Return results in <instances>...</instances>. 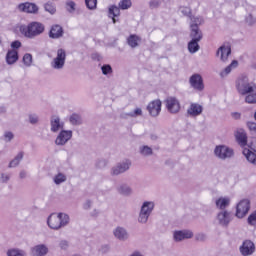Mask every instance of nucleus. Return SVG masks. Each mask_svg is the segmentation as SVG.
Returning a JSON list of instances; mask_svg holds the SVG:
<instances>
[{
    "label": "nucleus",
    "instance_id": "nucleus-1",
    "mask_svg": "<svg viewBox=\"0 0 256 256\" xmlns=\"http://www.w3.org/2000/svg\"><path fill=\"white\" fill-rule=\"evenodd\" d=\"M20 32L28 39H35V37H39L45 32V25L40 22H31L28 25L21 26Z\"/></svg>",
    "mask_w": 256,
    "mask_h": 256
},
{
    "label": "nucleus",
    "instance_id": "nucleus-2",
    "mask_svg": "<svg viewBox=\"0 0 256 256\" xmlns=\"http://www.w3.org/2000/svg\"><path fill=\"white\" fill-rule=\"evenodd\" d=\"M190 30L191 41L188 43V51L190 53H197L199 51V41L203 39V32L200 31L199 25L192 24Z\"/></svg>",
    "mask_w": 256,
    "mask_h": 256
},
{
    "label": "nucleus",
    "instance_id": "nucleus-3",
    "mask_svg": "<svg viewBox=\"0 0 256 256\" xmlns=\"http://www.w3.org/2000/svg\"><path fill=\"white\" fill-rule=\"evenodd\" d=\"M69 223V215L59 213V214H51L48 218L47 224L50 229H61V227H65Z\"/></svg>",
    "mask_w": 256,
    "mask_h": 256
},
{
    "label": "nucleus",
    "instance_id": "nucleus-4",
    "mask_svg": "<svg viewBox=\"0 0 256 256\" xmlns=\"http://www.w3.org/2000/svg\"><path fill=\"white\" fill-rule=\"evenodd\" d=\"M119 7L112 5L109 7V17L110 19H112L113 23H117V20L115 19V17H119V15H121V10L125 11L126 9L131 8V6L133 5V3L131 2V0H121L119 2Z\"/></svg>",
    "mask_w": 256,
    "mask_h": 256
},
{
    "label": "nucleus",
    "instance_id": "nucleus-5",
    "mask_svg": "<svg viewBox=\"0 0 256 256\" xmlns=\"http://www.w3.org/2000/svg\"><path fill=\"white\" fill-rule=\"evenodd\" d=\"M251 209V202L248 199L241 200L236 206V217L243 219Z\"/></svg>",
    "mask_w": 256,
    "mask_h": 256
},
{
    "label": "nucleus",
    "instance_id": "nucleus-6",
    "mask_svg": "<svg viewBox=\"0 0 256 256\" xmlns=\"http://www.w3.org/2000/svg\"><path fill=\"white\" fill-rule=\"evenodd\" d=\"M155 204L153 202H144L141 208V212L138 218L140 223H147L149 219V215H151V211H153Z\"/></svg>",
    "mask_w": 256,
    "mask_h": 256
},
{
    "label": "nucleus",
    "instance_id": "nucleus-7",
    "mask_svg": "<svg viewBox=\"0 0 256 256\" xmlns=\"http://www.w3.org/2000/svg\"><path fill=\"white\" fill-rule=\"evenodd\" d=\"M166 109L169 113L176 114L181 111V103L175 97H168L165 100Z\"/></svg>",
    "mask_w": 256,
    "mask_h": 256
},
{
    "label": "nucleus",
    "instance_id": "nucleus-8",
    "mask_svg": "<svg viewBox=\"0 0 256 256\" xmlns=\"http://www.w3.org/2000/svg\"><path fill=\"white\" fill-rule=\"evenodd\" d=\"M18 10L22 13H29L31 15H37L39 13V6L35 3L25 2L18 5Z\"/></svg>",
    "mask_w": 256,
    "mask_h": 256
},
{
    "label": "nucleus",
    "instance_id": "nucleus-9",
    "mask_svg": "<svg viewBox=\"0 0 256 256\" xmlns=\"http://www.w3.org/2000/svg\"><path fill=\"white\" fill-rule=\"evenodd\" d=\"M67 57V54L65 53V50L63 49H58L57 51V57L54 58L52 67L54 69H63L65 66V59Z\"/></svg>",
    "mask_w": 256,
    "mask_h": 256
},
{
    "label": "nucleus",
    "instance_id": "nucleus-10",
    "mask_svg": "<svg viewBox=\"0 0 256 256\" xmlns=\"http://www.w3.org/2000/svg\"><path fill=\"white\" fill-rule=\"evenodd\" d=\"M161 106V100H154L148 104L147 111L152 117H157L161 113Z\"/></svg>",
    "mask_w": 256,
    "mask_h": 256
},
{
    "label": "nucleus",
    "instance_id": "nucleus-11",
    "mask_svg": "<svg viewBox=\"0 0 256 256\" xmlns=\"http://www.w3.org/2000/svg\"><path fill=\"white\" fill-rule=\"evenodd\" d=\"M215 155L220 159H229V157H233V150L227 146H218L215 149Z\"/></svg>",
    "mask_w": 256,
    "mask_h": 256
},
{
    "label": "nucleus",
    "instance_id": "nucleus-12",
    "mask_svg": "<svg viewBox=\"0 0 256 256\" xmlns=\"http://www.w3.org/2000/svg\"><path fill=\"white\" fill-rule=\"evenodd\" d=\"M240 253L244 256L253 255L255 253V244L251 240H246L240 247Z\"/></svg>",
    "mask_w": 256,
    "mask_h": 256
},
{
    "label": "nucleus",
    "instance_id": "nucleus-13",
    "mask_svg": "<svg viewBox=\"0 0 256 256\" xmlns=\"http://www.w3.org/2000/svg\"><path fill=\"white\" fill-rule=\"evenodd\" d=\"M190 84L197 91H203L205 86L203 85V78L199 74H194L190 77Z\"/></svg>",
    "mask_w": 256,
    "mask_h": 256
},
{
    "label": "nucleus",
    "instance_id": "nucleus-14",
    "mask_svg": "<svg viewBox=\"0 0 256 256\" xmlns=\"http://www.w3.org/2000/svg\"><path fill=\"white\" fill-rule=\"evenodd\" d=\"M237 143L240 147H246L247 145V132L243 128H239L234 133Z\"/></svg>",
    "mask_w": 256,
    "mask_h": 256
},
{
    "label": "nucleus",
    "instance_id": "nucleus-15",
    "mask_svg": "<svg viewBox=\"0 0 256 256\" xmlns=\"http://www.w3.org/2000/svg\"><path fill=\"white\" fill-rule=\"evenodd\" d=\"M73 137L72 131L62 130L56 138V145H65Z\"/></svg>",
    "mask_w": 256,
    "mask_h": 256
},
{
    "label": "nucleus",
    "instance_id": "nucleus-16",
    "mask_svg": "<svg viewBox=\"0 0 256 256\" xmlns=\"http://www.w3.org/2000/svg\"><path fill=\"white\" fill-rule=\"evenodd\" d=\"M63 33V27L59 24H54L49 31V37L50 39H60Z\"/></svg>",
    "mask_w": 256,
    "mask_h": 256
},
{
    "label": "nucleus",
    "instance_id": "nucleus-17",
    "mask_svg": "<svg viewBox=\"0 0 256 256\" xmlns=\"http://www.w3.org/2000/svg\"><path fill=\"white\" fill-rule=\"evenodd\" d=\"M19 61V51L17 50H8L6 54V63L7 65H15Z\"/></svg>",
    "mask_w": 256,
    "mask_h": 256
},
{
    "label": "nucleus",
    "instance_id": "nucleus-18",
    "mask_svg": "<svg viewBox=\"0 0 256 256\" xmlns=\"http://www.w3.org/2000/svg\"><path fill=\"white\" fill-rule=\"evenodd\" d=\"M187 113L190 117H197L203 113V106H201V104L192 103L188 108Z\"/></svg>",
    "mask_w": 256,
    "mask_h": 256
},
{
    "label": "nucleus",
    "instance_id": "nucleus-19",
    "mask_svg": "<svg viewBox=\"0 0 256 256\" xmlns=\"http://www.w3.org/2000/svg\"><path fill=\"white\" fill-rule=\"evenodd\" d=\"M191 237H193V232L189 230L174 232L175 241H183V239H191Z\"/></svg>",
    "mask_w": 256,
    "mask_h": 256
},
{
    "label": "nucleus",
    "instance_id": "nucleus-20",
    "mask_svg": "<svg viewBox=\"0 0 256 256\" xmlns=\"http://www.w3.org/2000/svg\"><path fill=\"white\" fill-rule=\"evenodd\" d=\"M131 166V162L127 160L125 163L118 165L116 168H113L112 175H120V173H125L127 169Z\"/></svg>",
    "mask_w": 256,
    "mask_h": 256
},
{
    "label": "nucleus",
    "instance_id": "nucleus-21",
    "mask_svg": "<svg viewBox=\"0 0 256 256\" xmlns=\"http://www.w3.org/2000/svg\"><path fill=\"white\" fill-rule=\"evenodd\" d=\"M217 55H220L222 61H227L229 55H231V46H222L217 51Z\"/></svg>",
    "mask_w": 256,
    "mask_h": 256
},
{
    "label": "nucleus",
    "instance_id": "nucleus-22",
    "mask_svg": "<svg viewBox=\"0 0 256 256\" xmlns=\"http://www.w3.org/2000/svg\"><path fill=\"white\" fill-rule=\"evenodd\" d=\"M49 251V249L47 248V246L45 245H37L34 248H32V254L34 256H43V255H47V252Z\"/></svg>",
    "mask_w": 256,
    "mask_h": 256
},
{
    "label": "nucleus",
    "instance_id": "nucleus-23",
    "mask_svg": "<svg viewBox=\"0 0 256 256\" xmlns=\"http://www.w3.org/2000/svg\"><path fill=\"white\" fill-rule=\"evenodd\" d=\"M127 43L130 47H132V49H135V47H139V43H141V37H139L135 34H131L127 38Z\"/></svg>",
    "mask_w": 256,
    "mask_h": 256
},
{
    "label": "nucleus",
    "instance_id": "nucleus-24",
    "mask_svg": "<svg viewBox=\"0 0 256 256\" xmlns=\"http://www.w3.org/2000/svg\"><path fill=\"white\" fill-rule=\"evenodd\" d=\"M237 89L240 95H249V93H253V91H255L256 85L246 84L244 85L243 89H241L239 86L237 87Z\"/></svg>",
    "mask_w": 256,
    "mask_h": 256
},
{
    "label": "nucleus",
    "instance_id": "nucleus-25",
    "mask_svg": "<svg viewBox=\"0 0 256 256\" xmlns=\"http://www.w3.org/2000/svg\"><path fill=\"white\" fill-rule=\"evenodd\" d=\"M243 155L246 157L247 161L250 163H256V154L250 149L245 148L243 150Z\"/></svg>",
    "mask_w": 256,
    "mask_h": 256
},
{
    "label": "nucleus",
    "instance_id": "nucleus-26",
    "mask_svg": "<svg viewBox=\"0 0 256 256\" xmlns=\"http://www.w3.org/2000/svg\"><path fill=\"white\" fill-rule=\"evenodd\" d=\"M61 127L63 126L61 125V120L59 119V117H55L51 120V131L57 133V131H59Z\"/></svg>",
    "mask_w": 256,
    "mask_h": 256
},
{
    "label": "nucleus",
    "instance_id": "nucleus-27",
    "mask_svg": "<svg viewBox=\"0 0 256 256\" xmlns=\"http://www.w3.org/2000/svg\"><path fill=\"white\" fill-rule=\"evenodd\" d=\"M218 219L221 225H228L229 224V212L224 211L218 214Z\"/></svg>",
    "mask_w": 256,
    "mask_h": 256
},
{
    "label": "nucleus",
    "instance_id": "nucleus-28",
    "mask_svg": "<svg viewBox=\"0 0 256 256\" xmlns=\"http://www.w3.org/2000/svg\"><path fill=\"white\" fill-rule=\"evenodd\" d=\"M229 205V198H219L216 200V207L218 209H225Z\"/></svg>",
    "mask_w": 256,
    "mask_h": 256
},
{
    "label": "nucleus",
    "instance_id": "nucleus-29",
    "mask_svg": "<svg viewBox=\"0 0 256 256\" xmlns=\"http://www.w3.org/2000/svg\"><path fill=\"white\" fill-rule=\"evenodd\" d=\"M238 65L239 62L237 60L232 61L231 64L227 66L223 72H221V75H229V73H231V70L237 68Z\"/></svg>",
    "mask_w": 256,
    "mask_h": 256
},
{
    "label": "nucleus",
    "instance_id": "nucleus-30",
    "mask_svg": "<svg viewBox=\"0 0 256 256\" xmlns=\"http://www.w3.org/2000/svg\"><path fill=\"white\" fill-rule=\"evenodd\" d=\"M114 235H115V237H117V239H127V232L123 228L118 227L114 231Z\"/></svg>",
    "mask_w": 256,
    "mask_h": 256
},
{
    "label": "nucleus",
    "instance_id": "nucleus-31",
    "mask_svg": "<svg viewBox=\"0 0 256 256\" xmlns=\"http://www.w3.org/2000/svg\"><path fill=\"white\" fill-rule=\"evenodd\" d=\"M45 11L50 13V15H55L57 12V8H55V4L48 2L44 5Z\"/></svg>",
    "mask_w": 256,
    "mask_h": 256
},
{
    "label": "nucleus",
    "instance_id": "nucleus-32",
    "mask_svg": "<svg viewBox=\"0 0 256 256\" xmlns=\"http://www.w3.org/2000/svg\"><path fill=\"white\" fill-rule=\"evenodd\" d=\"M70 123L72 125H81V116L79 114H72L70 116Z\"/></svg>",
    "mask_w": 256,
    "mask_h": 256
},
{
    "label": "nucleus",
    "instance_id": "nucleus-33",
    "mask_svg": "<svg viewBox=\"0 0 256 256\" xmlns=\"http://www.w3.org/2000/svg\"><path fill=\"white\" fill-rule=\"evenodd\" d=\"M21 159H23V152L18 153L14 160L10 162L9 167H17V164L19 161H21Z\"/></svg>",
    "mask_w": 256,
    "mask_h": 256
},
{
    "label": "nucleus",
    "instance_id": "nucleus-34",
    "mask_svg": "<svg viewBox=\"0 0 256 256\" xmlns=\"http://www.w3.org/2000/svg\"><path fill=\"white\" fill-rule=\"evenodd\" d=\"M64 181H67V177H65V175L61 173L56 175L54 178V182L56 183V185H61V183H64Z\"/></svg>",
    "mask_w": 256,
    "mask_h": 256
},
{
    "label": "nucleus",
    "instance_id": "nucleus-35",
    "mask_svg": "<svg viewBox=\"0 0 256 256\" xmlns=\"http://www.w3.org/2000/svg\"><path fill=\"white\" fill-rule=\"evenodd\" d=\"M23 63L29 67L33 63V56L31 54H25L23 56Z\"/></svg>",
    "mask_w": 256,
    "mask_h": 256
},
{
    "label": "nucleus",
    "instance_id": "nucleus-36",
    "mask_svg": "<svg viewBox=\"0 0 256 256\" xmlns=\"http://www.w3.org/2000/svg\"><path fill=\"white\" fill-rule=\"evenodd\" d=\"M103 75H109L113 73V68L109 64H105L101 67Z\"/></svg>",
    "mask_w": 256,
    "mask_h": 256
},
{
    "label": "nucleus",
    "instance_id": "nucleus-37",
    "mask_svg": "<svg viewBox=\"0 0 256 256\" xmlns=\"http://www.w3.org/2000/svg\"><path fill=\"white\" fill-rule=\"evenodd\" d=\"M246 103L255 104L256 103V93L248 94L245 98Z\"/></svg>",
    "mask_w": 256,
    "mask_h": 256
},
{
    "label": "nucleus",
    "instance_id": "nucleus-38",
    "mask_svg": "<svg viewBox=\"0 0 256 256\" xmlns=\"http://www.w3.org/2000/svg\"><path fill=\"white\" fill-rule=\"evenodd\" d=\"M86 7L89 9H96L97 8V0H85Z\"/></svg>",
    "mask_w": 256,
    "mask_h": 256
},
{
    "label": "nucleus",
    "instance_id": "nucleus-39",
    "mask_svg": "<svg viewBox=\"0 0 256 256\" xmlns=\"http://www.w3.org/2000/svg\"><path fill=\"white\" fill-rule=\"evenodd\" d=\"M140 153H141L142 155H153V150H152L151 147H149V146H144V147L141 149Z\"/></svg>",
    "mask_w": 256,
    "mask_h": 256
},
{
    "label": "nucleus",
    "instance_id": "nucleus-40",
    "mask_svg": "<svg viewBox=\"0 0 256 256\" xmlns=\"http://www.w3.org/2000/svg\"><path fill=\"white\" fill-rule=\"evenodd\" d=\"M249 225H256V211L252 212L248 217Z\"/></svg>",
    "mask_w": 256,
    "mask_h": 256
},
{
    "label": "nucleus",
    "instance_id": "nucleus-41",
    "mask_svg": "<svg viewBox=\"0 0 256 256\" xmlns=\"http://www.w3.org/2000/svg\"><path fill=\"white\" fill-rule=\"evenodd\" d=\"M7 255L8 256H23V252H21L17 249H12L7 252Z\"/></svg>",
    "mask_w": 256,
    "mask_h": 256
},
{
    "label": "nucleus",
    "instance_id": "nucleus-42",
    "mask_svg": "<svg viewBox=\"0 0 256 256\" xmlns=\"http://www.w3.org/2000/svg\"><path fill=\"white\" fill-rule=\"evenodd\" d=\"M247 127L249 131L256 134V123L255 122H247Z\"/></svg>",
    "mask_w": 256,
    "mask_h": 256
},
{
    "label": "nucleus",
    "instance_id": "nucleus-43",
    "mask_svg": "<svg viewBox=\"0 0 256 256\" xmlns=\"http://www.w3.org/2000/svg\"><path fill=\"white\" fill-rule=\"evenodd\" d=\"M120 193H122V195H129V193H131V188L127 186H121Z\"/></svg>",
    "mask_w": 256,
    "mask_h": 256
},
{
    "label": "nucleus",
    "instance_id": "nucleus-44",
    "mask_svg": "<svg viewBox=\"0 0 256 256\" xmlns=\"http://www.w3.org/2000/svg\"><path fill=\"white\" fill-rule=\"evenodd\" d=\"M12 50L17 51V49L21 48V41L16 40L11 43Z\"/></svg>",
    "mask_w": 256,
    "mask_h": 256
},
{
    "label": "nucleus",
    "instance_id": "nucleus-45",
    "mask_svg": "<svg viewBox=\"0 0 256 256\" xmlns=\"http://www.w3.org/2000/svg\"><path fill=\"white\" fill-rule=\"evenodd\" d=\"M141 115H143V110H141V108H136L134 113L130 114L131 117H139Z\"/></svg>",
    "mask_w": 256,
    "mask_h": 256
},
{
    "label": "nucleus",
    "instance_id": "nucleus-46",
    "mask_svg": "<svg viewBox=\"0 0 256 256\" xmlns=\"http://www.w3.org/2000/svg\"><path fill=\"white\" fill-rule=\"evenodd\" d=\"M181 12L183 13V15H185L186 17H189V15H191V8L189 7H183Z\"/></svg>",
    "mask_w": 256,
    "mask_h": 256
},
{
    "label": "nucleus",
    "instance_id": "nucleus-47",
    "mask_svg": "<svg viewBox=\"0 0 256 256\" xmlns=\"http://www.w3.org/2000/svg\"><path fill=\"white\" fill-rule=\"evenodd\" d=\"M67 7H68L69 11H75V2H73V1L67 2Z\"/></svg>",
    "mask_w": 256,
    "mask_h": 256
},
{
    "label": "nucleus",
    "instance_id": "nucleus-48",
    "mask_svg": "<svg viewBox=\"0 0 256 256\" xmlns=\"http://www.w3.org/2000/svg\"><path fill=\"white\" fill-rule=\"evenodd\" d=\"M158 6H159V1L153 0V1L150 2V7H151V9H155V8H157Z\"/></svg>",
    "mask_w": 256,
    "mask_h": 256
},
{
    "label": "nucleus",
    "instance_id": "nucleus-49",
    "mask_svg": "<svg viewBox=\"0 0 256 256\" xmlns=\"http://www.w3.org/2000/svg\"><path fill=\"white\" fill-rule=\"evenodd\" d=\"M4 137L5 139H8V141H11V139H13V132H6Z\"/></svg>",
    "mask_w": 256,
    "mask_h": 256
},
{
    "label": "nucleus",
    "instance_id": "nucleus-50",
    "mask_svg": "<svg viewBox=\"0 0 256 256\" xmlns=\"http://www.w3.org/2000/svg\"><path fill=\"white\" fill-rule=\"evenodd\" d=\"M60 247L61 249H67V247H69V243L65 240L60 242Z\"/></svg>",
    "mask_w": 256,
    "mask_h": 256
},
{
    "label": "nucleus",
    "instance_id": "nucleus-51",
    "mask_svg": "<svg viewBox=\"0 0 256 256\" xmlns=\"http://www.w3.org/2000/svg\"><path fill=\"white\" fill-rule=\"evenodd\" d=\"M39 121V118H37V116H30V123H32L33 125H35V123H37Z\"/></svg>",
    "mask_w": 256,
    "mask_h": 256
},
{
    "label": "nucleus",
    "instance_id": "nucleus-52",
    "mask_svg": "<svg viewBox=\"0 0 256 256\" xmlns=\"http://www.w3.org/2000/svg\"><path fill=\"white\" fill-rule=\"evenodd\" d=\"M232 117H233V119H241V113H239V112H234V113H232Z\"/></svg>",
    "mask_w": 256,
    "mask_h": 256
},
{
    "label": "nucleus",
    "instance_id": "nucleus-53",
    "mask_svg": "<svg viewBox=\"0 0 256 256\" xmlns=\"http://www.w3.org/2000/svg\"><path fill=\"white\" fill-rule=\"evenodd\" d=\"M196 239H197L198 241H203V239H205V236H204L203 234H200V235H198V236L196 237Z\"/></svg>",
    "mask_w": 256,
    "mask_h": 256
},
{
    "label": "nucleus",
    "instance_id": "nucleus-54",
    "mask_svg": "<svg viewBox=\"0 0 256 256\" xmlns=\"http://www.w3.org/2000/svg\"><path fill=\"white\" fill-rule=\"evenodd\" d=\"M85 209H89L91 207V201H87L84 205Z\"/></svg>",
    "mask_w": 256,
    "mask_h": 256
},
{
    "label": "nucleus",
    "instance_id": "nucleus-55",
    "mask_svg": "<svg viewBox=\"0 0 256 256\" xmlns=\"http://www.w3.org/2000/svg\"><path fill=\"white\" fill-rule=\"evenodd\" d=\"M25 175H26L25 172H21V173H20L21 179H24Z\"/></svg>",
    "mask_w": 256,
    "mask_h": 256
},
{
    "label": "nucleus",
    "instance_id": "nucleus-56",
    "mask_svg": "<svg viewBox=\"0 0 256 256\" xmlns=\"http://www.w3.org/2000/svg\"><path fill=\"white\" fill-rule=\"evenodd\" d=\"M4 181H9V176H5Z\"/></svg>",
    "mask_w": 256,
    "mask_h": 256
}]
</instances>
